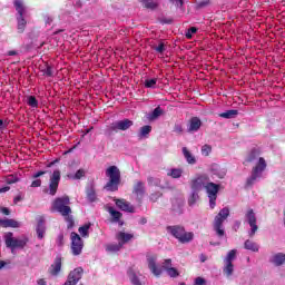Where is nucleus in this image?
I'll return each instance as SVG.
<instances>
[{"label": "nucleus", "instance_id": "6ab92c4d", "mask_svg": "<svg viewBox=\"0 0 285 285\" xmlns=\"http://www.w3.org/2000/svg\"><path fill=\"white\" fill-rule=\"evenodd\" d=\"M171 210L175 215H181L184 213V200L175 198L171 202Z\"/></svg>", "mask_w": 285, "mask_h": 285}, {"label": "nucleus", "instance_id": "2f4dec72", "mask_svg": "<svg viewBox=\"0 0 285 285\" xmlns=\"http://www.w3.org/2000/svg\"><path fill=\"white\" fill-rule=\"evenodd\" d=\"M122 247H124V243L109 244L106 246V250L108 253H119V250H121Z\"/></svg>", "mask_w": 285, "mask_h": 285}, {"label": "nucleus", "instance_id": "b1692460", "mask_svg": "<svg viewBox=\"0 0 285 285\" xmlns=\"http://www.w3.org/2000/svg\"><path fill=\"white\" fill-rule=\"evenodd\" d=\"M244 248L252 250V253H259V245L250 239L245 240Z\"/></svg>", "mask_w": 285, "mask_h": 285}, {"label": "nucleus", "instance_id": "473e14b6", "mask_svg": "<svg viewBox=\"0 0 285 285\" xmlns=\"http://www.w3.org/2000/svg\"><path fill=\"white\" fill-rule=\"evenodd\" d=\"M45 234H46V224L43 223V220H39L37 226L38 238L43 239Z\"/></svg>", "mask_w": 285, "mask_h": 285}, {"label": "nucleus", "instance_id": "dca6fc26", "mask_svg": "<svg viewBox=\"0 0 285 285\" xmlns=\"http://www.w3.org/2000/svg\"><path fill=\"white\" fill-rule=\"evenodd\" d=\"M132 193L134 195H136L138 202H141L144 199V195H146V185L144 184V181L138 180L134 185Z\"/></svg>", "mask_w": 285, "mask_h": 285}, {"label": "nucleus", "instance_id": "9b49d317", "mask_svg": "<svg viewBox=\"0 0 285 285\" xmlns=\"http://www.w3.org/2000/svg\"><path fill=\"white\" fill-rule=\"evenodd\" d=\"M205 188L209 198V206L210 208H215L216 206L215 202H217V193H219V185L215 183H210L209 180Z\"/></svg>", "mask_w": 285, "mask_h": 285}, {"label": "nucleus", "instance_id": "ddd939ff", "mask_svg": "<svg viewBox=\"0 0 285 285\" xmlns=\"http://www.w3.org/2000/svg\"><path fill=\"white\" fill-rule=\"evenodd\" d=\"M147 265H148L150 273H153V275H155V277H159L161 275V273H163L161 267H159L157 265V255L148 254L147 255Z\"/></svg>", "mask_w": 285, "mask_h": 285}, {"label": "nucleus", "instance_id": "69168bd1", "mask_svg": "<svg viewBox=\"0 0 285 285\" xmlns=\"http://www.w3.org/2000/svg\"><path fill=\"white\" fill-rule=\"evenodd\" d=\"M37 284H38V285H48V283H47L46 279H43V278H39V279L37 281Z\"/></svg>", "mask_w": 285, "mask_h": 285}, {"label": "nucleus", "instance_id": "13d9d810", "mask_svg": "<svg viewBox=\"0 0 285 285\" xmlns=\"http://www.w3.org/2000/svg\"><path fill=\"white\" fill-rule=\"evenodd\" d=\"M45 75L47 76V77H52V67H50V66H48L47 68H46V70H45Z\"/></svg>", "mask_w": 285, "mask_h": 285}, {"label": "nucleus", "instance_id": "ea45409f", "mask_svg": "<svg viewBox=\"0 0 285 285\" xmlns=\"http://www.w3.org/2000/svg\"><path fill=\"white\" fill-rule=\"evenodd\" d=\"M109 214L111 215L114 222H119V219H121V212L115 210L112 207H109Z\"/></svg>", "mask_w": 285, "mask_h": 285}, {"label": "nucleus", "instance_id": "20e7f679", "mask_svg": "<svg viewBox=\"0 0 285 285\" xmlns=\"http://www.w3.org/2000/svg\"><path fill=\"white\" fill-rule=\"evenodd\" d=\"M70 197L63 196L58 197L55 199L51 206V210H55L56 213H60L62 217H68L70 213H72V209L70 208Z\"/></svg>", "mask_w": 285, "mask_h": 285}, {"label": "nucleus", "instance_id": "c85d7f7f", "mask_svg": "<svg viewBox=\"0 0 285 285\" xmlns=\"http://www.w3.org/2000/svg\"><path fill=\"white\" fill-rule=\"evenodd\" d=\"M183 155L187 161V164L195 165L197 164V159L191 155L187 147H183Z\"/></svg>", "mask_w": 285, "mask_h": 285}, {"label": "nucleus", "instance_id": "c9c22d12", "mask_svg": "<svg viewBox=\"0 0 285 285\" xmlns=\"http://www.w3.org/2000/svg\"><path fill=\"white\" fill-rule=\"evenodd\" d=\"M90 226L91 224H85L83 226L79 227L78 233H80L81 237H89L90 233L88 230H90Z\"/></svg>", "mask_w": 285, "mask_h": 285}, {"label": "nucleus", "instance_id": "864d4df0", "mask_svg": "<svg viewBox=\"0 0 285 285\" xmlns=\"http://www.w3.org/2000/svg\"><path fill=\"white\" fill-rule=\"evenodd\" d=\"M57 246H63V233H60L56 240Z\"/></svg>", "mask_w": 285, "mask_h": 285}, {"label": "nucleus", "instance_id": "f704fd0d", "mask_svg": "<svg viewBox=\"0 0 285 285\" xmlns=\"http://www.w3.org/2000/svg\"><path fill=\"white\" fill-rule=\"evenodd\" d=\"M164 115V110L161 107H156L154 111L149 115L150 121H155V119H158V117H161Z\"/></svg>", "mask_w": 285, "mask_h": 285}, {"label": "nucleus", "instance_id": "2eb2a0df", "mask_svg": "<svg viewBox=\"0 0 285 285\" xmlns=\"http://www.w3.org/2000/svg\"><path fill=\"white\" fill-rule=\"evenodd\" d=\"M209 179L206 176H199L196 179L191 180V190H195L196 193H199L200 190H204L206 186H208Z\"/></svg>", "mask_w": 285, "mask_h": 285}, {"label": "nucleus", "instance_id": "e2e57ef3", "mask_svg": "<svg viewBox=\"0 0 285 285\" xmlns=\"http://www.w3.org/2000/svg\"><path fill=\"white\" fill-rule=\"evenodd\" d=\"M42 175H46V171H38L33 175V179H39V177H42Z\"/></svg>", "mask_w": 285, "mask_h": 285}, {"label": "nucleus", "instance_id": "bb28decb", "mask_svg": "<svg viewBox=\"0 0 285 285\" xmlns=\"http://www.w3.org/2000/svg\"><path fill=\"white\" fill-rule=\"evenodd\" d=\"M82 177H86V169H78L76 174H67V179L79 180L82 179Z\"/></svg>", "mask_w": 285, "mask_h": 285}, {"label": "nucleus", "instance_id": "603ef678", "mask_svg": "<svg viewBox=\"0 0 285 285\" xmlns=\"http://www.w3.org/2000/svg\"><path fill=\"white\" fill-rule=\"evenodd\" d=\"M174 132H176L177 135H181V132H184V127H181L180 124H176L174 126Z\"/></svg>", "mask_w": 285, "mask_h": 285}, {"label": "nucleus", "instance_id": "4d7b16f0", "mask_svg": "<svg viewBox=\"0 0 285 285\" xmlns=\"http://www.w3.org/2000/svg\"><path fill=\"white\" fill-rule=\"evenodd\" d=\"M159 22L170 24V23H173V19H170V18H159Z\"/></svg>", "mask_w": 285, "mask_h": 285}, {"label": "nucleus", "instance_id": "49530a36", "mask_svg": "<svg viewBox=\"0 0 285 285\" xmlns=\"http://www.w3.org/2000/svg\"><path fill=\"white\" fill-rule=\"evenodd\" d=\"M155 86H157V79L156 78L147 79L145 81V87L146 88H155Z\"/></svg>", "mask_w": 285, "mask_h": 285}, {"label": "nucleus", "instance_id": "f3484780", "mask_svg": "<svg viewBox=\"0 0 285 285\" xmlns=\"http://www.w3.org/2000/svg\"><path fill=\"white\" fill-rule=\"evenodd\" d=\"M49 273L53 277H57L61 273V256H57L53 264L49 267Z\"/></svg>", "mask_w": 285, "mask_h": 285}, {"label": "nucleus", "instance_id": "e433bc0d", "mask_svg": "<svg viewBox=\"0 0 285 285\" xmlns=\"http://www.w3.org/2000/svg\"><path fill=\"white\" fill-rule=\"evenodd\" d=\"M198 199H199V191L191 190V195L188 198V205L195 206Z\"/></svg>", "mask_w": 285, "mask_h": 285}, {"label": "nucleus", "instance_id": "393cba45", "mask_svg": "<svg viewBox=\"0 0 285 285\" xmlns=\"http://www.w3.org/2000/svg\"><path fill=\"white\" fill-rule=\"evenodd\" d=\"M119 130L126 131L132 128L134 122L130 119L117 120Z\"/></svg>", "mask_w": 285, "mask_h": 285}, {"label": "nucleus", "instance_id": "423d86ee", "mask_svg": "<svg viewBox=\"0 0 285 285\" xmlns=\"http://www.w3.org/2000/svg\"><path fill=\"white\" fill-rule=\"evenodd\" d=\"M12 232L4 234V243L7 248H11V253H14V248H26L29 239L26 236L21 238H14Z\"/></svg>", "mask_w": 285, "mask_h": 285}, {"label": "nucleus", "instance_id": "7c9ffc66", "mask_svg": "<svg viewBox=\"0 0 285 285\" xmlns=\"http://www.w3.org/2000/svg\"><path fill=\"white\" fill-rule=\"evenodd\" d=\"M237 115H239V111L236 109H232L219 114V117H222L223 119H235Z\"/></svg>", "mask_w": 285, "mask_h": 285}, {"label": "nucleus", "instance_id": "a878e982", "mask_svg": "<svg viewBox=\"0 0 285 285\" xmlns=\"http://www.w3.org/2000/svg\"><path fill=\"white\" fill-rule=\"evenodd\" d=\"M272 264L274 266H282L285 264V254L283 253H277L272 257Z\"/></svg>", "mask_w": 285, "mask_h": 285}, {"label": "nucleus", "instance_id": "1a4fd4ad", "mask_svg": "<svg viewBox=\"0 0 285 285\" xmlns=\"http://www.w3.org/2000/svg\"><path fill=\"white\" fill-rule=\"evenodd\" d=\"M245 222L250 227V230L248 233L249 237H255V233L259 230V227L257 226V215L253 209H247L245 213Z\"/></svg>", "mask_w": 285, "mask_h": 285}, {"label": "nucleus", "instance_id": "bf43d9fd", "mask_svg": "<svg viewBox=\"0 0 285 285\" xmlns=\"http://www.w3.org/2000/svg\"><path fill=\"white\" fill-rule=\"evenodd\" d=\"M175 3L176 8H181L184 6V0H170Z\"/></svg>", "mask_w": 285, "mask_h": 285}, {"label": "nucleus", "instance_id": "0eeeda50", "mask_svg": "<svg viewBox=\"0 0 285 285\" xmlns=\"http://www.w3.org/2000/svg\"><path fill=\"white\" fill-rule=\"evenodd\" d=\"M13 6L18 12L17 21H18V32L21 35L26 30L27 21H26V6L21 0H14Z\"/></svg>", "mask_w": 285, "mask_h": 285}, {"label": "nucleus", "instance_id": "a211bd4d", "mask_svg": "<svg viewBox=\"0 0 285 285\" xmlns=\"http://www.w3.org/2000/svg\"><path fill=\"white\" fill-rule=\"evenodd\" d=\"M202 128V120L198 117H193L189 120L187 132H197Z\"/></svg>", "mask_w": 285, "mask_h": 285}, {"label": "nucleus", "instance_id": "412c9836", "mask_svg": "<svg viewBox=\"0 0 285 285\" xmlns=\"http://www.w3.org/2000/svg\"><path fill=\"white\" fill-rule=\"evenodd\" d=\"M0 226H2V228H20L21 223L12 218H6V219H0Z\"/></svg>", "mask_w": 285, "mask_h": 285}, {"label": "nucleus", "instance_id": "39448f33", "mask_svg": "<svg viewBox=\"0 0 285 285\" xmlns=\"http://www.w3.org/2000/svg\"><path fill=\"white\" fill-rule=\"evenodd\" d=\"M228 215H230V210L228 209V207H225L215 217L214 230H215L217 237H224V235H226V232L224 230V222H226V219H228Z\"/></svg>", "mask_w": 285, "mask_h": 285}, {"label": "nucleus", "instance_id": "f257e3e1", "mask_svg": "<svg viewBox=\"0 0 285 285\" xmlns=\"http://www.w3.org/2000/svg\"><path fill=\"white\" fill-rule=\"evenodd\" d=\"M245 161L247 164H255V166L252 168L250 176L246 180V187L250 188V186H255L257 184L258 179H262V175L264 174V170H266V159L264 157H261V153L258 149H252L247 156Z\"/></svg>", "mask_w": 285, "mask_h": 285}, {"label": "nucleus", "instance_id": "37998d69", "mask_svg": "<svg viewBox=\"0 0 285 285\" xmlns=\"http://www.w3.org/2000/svg\"><path fill=\"white\" fill-rule=\"evenodd\" d=\"M145 2V8H147L148 10H155L157 9V2L153 1V0H142Z\"/></svg>", "mask_w": 285, "mask_h": 285}, {"label": "nucleus", "instance_id": "0e129e2a", "mask_svg": "<svg viewBox=\"0 0 285 285\" xmlns=\"http://www.w3.org/2000/svg\"><path fill=\"white\" fill-rule=\"evenodd\" d=\"M0 213H2L3 215H10V209L7 208V207H2V208L0 209Z\"/></svg>", "mask_w": 285, "mask_h": 285}, {"label": "nucleus", "instance_id": "4468645a", "mask_svg": "<svg viewBox=\"0 0 285 285\" xmlns=\"http://www.w3.org/2000/svg\"><path fill=\"white\" fill-rule=\"evenodd\" d=\"M83 276V268L77 267L73 271H71L67 277V281L63 285H77L79 284V281Z\"/></svg>", "mask_w": 285, "mask_h": 285}, {"label": "nucleus", "instance_id": "7ed1b4c3", "mask_svg": "<svg viewBox=\"0 0 285 285\" xmlns=\"http://www.w3.org/2000/svg\"><path fill=\"white\" fill-rule=\"evenodd\" d=\"M166 230L169 235L178 239L180 244H189L195 237L193 232H186V228L181 225L167 226Z\"/></svg>", "mask_w": 285, "mask_h": 285}, {"label": "nucleus", "instance_id": "4be33fe9", "mask_svg": "<svg viewBox=\"0 0 285 285\" xmlns=\"http://www.w3.org/2000/svg\"><path fill=\"white\" fill-rule=\"evenodd\" d=\"M150 132H153V126L145 125L140 127L138 131V139L141 141V139H148Z\"/></svg>", "mask_w": 285, "mask_h": 285}, {"label": "nucleus", "instance_id": "c03bdc74", "mask_svg": "<svg viewBox=\"0 0 285 285\" xmlns=\"http://www.w3.org/2000/svg\"><path fill=\"white\" fill-rule=\"evenodd\" d=\"M119 130L118 122H112L107 129L108 135H112V132H117Z\"/></svg>", "mask_w": 285, "mask_h": 285}, {"label": "nucleus", "instance_id": "f8f14e48", "mask_svg": "<svg viewBox=\"0 0 285 285\" xmlns=\"http://www.w3.org/2000/svg\"><path fill=\"white\" fill-rule=\"evenodd\" d=\"M83 250V239L79 234L72 232L71 233V253L72 255H79Z\"/></svg>", "mask_w": 285, "mask_h": 285}, {"label": "nucleus", "instance_id": "6e6d98bb", "mask_svg": "<svg viewBox=\"0 0 285 285\" xmlns=\"http://www.w3.org/2000/svg\"><path fill=\"white\" fill-rule=\"evenodd\" d=\"M41 186V179H36L31 183V188H39Z\"/></svg>", "mask_w": 285, "mask_h": 285}, {"label": "nucleus", "instance_id": "052dcab7", "mask_svg": "<svg viewBox=\"0 0 285 285\" xmlns=\"http://www.w3.org/2000/svg\"><path fill=\"white\" fill-rule=\"evenodd\" d=\"M195 284H196V285H205V284H206V281H205L204 278H202V277H197V278L195 279Z\"/></svg>", "mask_w": 285, "mask_h": 285}, {"label": "nucleus", "instance_id": "72a5a7b5", "mask_svg": "<svg viewBox=\"0 0 285 285\" xmlns=\"http://www.w3.org/2000/svg\"><path fill=\"white\" fill-rule=\"evenodd\" d=\"M128 277L132 285H142L141 281L139 279V276H137V274H135V272H132V269H130L128 272Z\"/></svg>", "mask_w": 285, "mask_h": 285}, {"label": "nucleus", "instance_id": "79ce46f5", "mask_svg": "<svg viewBox=\"0 0 285 285\" xmlns=\"http://www.w3.org/2000/svg\"><path fill=\"white\" fill-rule=\"evenodd\" d=\"M164 194H161V191H155V193H151L149 195V200L153 202V204H155V202H158L159 198L163 197Z\"/></svg>", "mask_w": 285, "mask_h": 285}, {"label": "nucleus", "instance_id": "09e8293b", "mask_svg": "<svg viewBox=\"0 0 285 285\" xmlns=\"http://www.w3.org/2000/svg\"><path fill=\"white\" fill-rule=\"evenodd\" d=\"M163 268H164L165 271H168V269L173 268V259H170V258L165 259V261L163 262Z\"/></svg>", "mask_w": 285, "mask_h": 285}, {"label": "nucleus", "instance_id": "58836bf2", "mask_svg": "<svg viewBox=\"0 0 285 285\" xmlns=\"http://www.w3.org/2000/svg\"><path fill=\"white\" fill-rule=\"evenodd\" d=\"M27 104L31 108H39V100H37V97L35 96H28Z\"/></svg>", "mask_w": 285, "mask_h": 285}, {"label": "nucleus", "instance_id": "338daca9", "mask_svg": "<svg viewBox=\"0 0 285 285\" xmlns=\"http://www.w3.org/2000/svg\"><path fill=\"white\" fill-rule=\"evenodd\" d=\"M199 259H200V262L204 264V262H206V259H208V256H207V255H204V254H200V255H199Z\"/></svg>", "mask_w": 285, "mask_h": 285}, {"label": "nucleus", "instance_id": "cd10ccee", "mask_svg": "<svg viewBox=\"0 0 285 285\" xmlns=\"http://www.w3.org/2000/svg\"><path fill=\"white\" fill-rule=\"evenodd\" d=\"M119 244H127V242H130V239H132V234H126L124 232H119L117 235H116Z\"/></svg>", "mask_w": 285, "mask_h": 285}, {"label": "nucleus", "instance_id": "de8ad7c7", "mask_svg": "<svg viewBox=\"0 0 285 285\" xmlns=\"http://www.w3.org/2000/svg\"><path fill=\"white\" fill-rule=\"evenodd\" d=\"M167 275H169V277H179V272L177 271V268L171 267L167 269Z\"/></svg>", "mask_w": 285, "mask_h": 285}, {"label": "nucleus", "instance_id": "774afa93", "mask_svg": "<svg viewBox=\"0 0 285 285\" xmlns=\"http://www.w3.org/2000/svg\"><path fill=\"white\" fill-rule=\"evenodd\" d=\"M65 217H66V219L69 224H75V220L72 219V216H70V214L68 216H65Z\"/></svg>", "mask_w": 285, "mask_h": 285}, {"label": "nucleus", "instance_id": "a18cd8bd", "mask_svg": "<svg viewBox=\"0 0 285 285\" xmlns=\"http://www.w3.org/2000/svg\"><path fill=\"white\" fill-rule=\"evenodd\" d=\"M212 151H213V147H210L209 145H204L202 147V155H204L205 157H208Z\"/></svg>", "mask_w": 285, "mask_h": 285}, {"label": "nucleus", "instance_id": "5fc2aeb1", "mask_svg": "<svg viewBox=\"0 0 285 285\" xmlns=\"http://www.w3.org/2000/svg\"><path fill=\"white\" fill-rule=\"evenodd\" d=\"M8 128V121L0 119V132H3Z\"/></svg>", "mask_w": 285, "mask_h": 285}, {"label": "nucleus", "instance_id": "4c0bfd02", "mask_svg": "<svg viewBox=\"0 0 285 285\" xmlns=\"http://www.w3.org/2000/svg\"><path fill=\"white\" fill-rule=\"evenodd\" d=\"M153 50H155L156 52H158V55H164V52H166V45L165 42H159L158 46L154 45Z\"/></svg>", "mask_w": 285, "mask_h": 285}, {"label": "nucleus", "instance_id": "9d476101", "mask_svg": "<svg viewBox=\"0 0 285 285\" xmlns=\"http://www.w3.org/2000/svg\"><path fill=\"white\" fill-rule=\"evenodd\" d=\"M61 181V171L59 169L53 170V173L49 177V188L47 190L52 197L57 195V190H59V183Z\"/></svg>", "mask_w": 285, "mask_h": 285}, {"label": "nucleus", "instance_id": "a19ab883", "mask_svg": "<svg viewBox=\"0 0 285 285\" xmlns=\"http://www.w3.org/2000/svg\"><path fill=\"white\" fill-rule=\"evenodd\" d=\"M147 183H148L149 186H160L161 180H160L159 178L149 176V177L147 178Z\"/></svg>", "mask_w": 285, "mask_h": 285}, {"label": "nucleus", "instance_id": "aec40b11", "mask_svg": "<svg viewBox=\"0 0 285 285\" xmlns=\"http://www.w3.org/2000/svg\"><path fill=\"white\" fill-rule=\"evenodd\" d=\"M116 206L125 213H132L135 208L126 199H116Z\"/></svg>", "mask_w": 285, "mask_h": 285}, {"label": "nucleus", "instance_id": "f03ea898", "mask_svg": "<svg viewBox=\"0 0 285 285\" xmlns=\"http://www.w3.org/2000/svg\"><path fill=\"white\" fill-rule=\"evenodd\" d=\"M106 177L109 178V181L105 185L104 189L109 193H115L119 190V184H121V171L118 166H110L106 169Z\"/></svg>", "mask_w": 285, "mask_h": 285}, {"label": "nucleus", "instance_id": "6e6552de", "mask_svg": "<svg viewBox=\"0 0 285 285\" xmlns=\"http://www.w3.org/2000/svg\"><path fill=\"white\" fill-rule=\"evenodd\" d=\"M235 259H237V249H232L224 258L223 273L226 275V277H232L233 273H235V265H233Z\"/></svg>", "mask_w": 285, "mask_h": 285}, {"label": "nucleus", "instance_id": "5701e85b", "mask_svg": "<svg viewBox=\"0 0 285 285\" xmlns=\"http://www.w3.org/2000/svg\"><path fill=\"white\" fill-rule=\"evenodd\" d=\"M86 195H87L88 202H90L91 204L97 202V191L95 190V185L87 186Z\"/></svg>", "mask_w": 285, "mask_h": 285}, {"label": "nucleus", "instance_id": "c756f323", "mask_svg": "<svg viewBox=\"0 0 285 285\" xmlns=\"http://www.w3.org/2000/svg\"><path fill=\"white\" fill-rule=\"evenodd\" d=\"M167 175L173 179H179V177L184 175V170L181 168H171L168 170Z\"/></svg>", "mask_w": 285, "mask_h": 285}, {"label": "nucleus", "instance_id": "3c124183", "mask_svg": "<svg viewBox=\"0 0 285 285\" xmlns=\"http://www.w3.org/2000/svg\"><path fill=\"white\" fill-rule=\"evenodd\" d=\"M17 181H19V177L14 175H10L7 177V184H17Z\"/></svg>", "mask_w": 285, "mask_h": 285}, {"label": "nucleus", "instance_id": "680f3d73", "mask_svg": "<svg viewBox=\"0 0 285 285\" xmlns=\"http://www.w3.org/2000/svg\"><path fill=\"white\" fill-rule=\"evenodd\" d=\"M206 6H208V0L200 1V2L197 3L198 8H206Z\"/></svg>", "mask_w": 285, "mask_h": 285}, {"label": "nucleus", "instance_id": "8fccbe9b", "mask_svg": "<svg viewBox=\"0 0 285 285\" xmlns=\"http://www.w3.org/2000/svg\"><path fill=\"white\" fill-rule=\"evenodd\" d=\"M196 32H197V28L196 27H190L188 29V31L186 32L185 37L187 39H193V35H196Z\"/></svg>", "mask_w": 285, "mask_h": 285}]
</instances>
